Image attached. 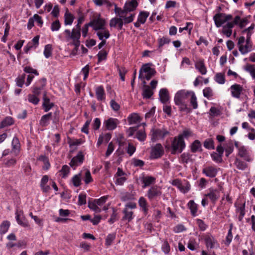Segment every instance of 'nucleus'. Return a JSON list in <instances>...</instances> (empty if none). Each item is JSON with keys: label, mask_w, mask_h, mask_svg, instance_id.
Returning a JSON list of instances; mask_svg holds the SVG:
<instances>
[{"label": "nucleus", "mask_w": 255, "mask_h": 255, "mask_svg": "<svg viewBox=\"0 0 255 255\" xmlns=\"http://www.w3.org/2000/svg\"><path fill=\"white\" fill-rule=\"evenodd\" d=\"M213 19L217 27L223 26L227 32H232V28L237 25L241 29L244 28L249 23L247 17L241 18L239 15H236L234 18L231 14L219 12L216 14Z\"/></svg>", "instance_id": "f257e3e1"}, {"label": "nucleus", "mask_w": 255, "mask_h": 255, "mask_svg": "<svg viewBox=\"0 0 255 255\" xmlns=\"http://www.w3.org/2000/svg\"><path fill=\"white\" fill-rule=\"evenodd\" d=\"M137 5L138 3L136 0H131L125 3L123 9L116 7L115 12L118 14L123 21L124 20L125 23H129L133 19L135 15L134 10Z\"/></svg>", "instance_id": "f03ea898"}, {"label": "nucleus", "mask_w": 255, "mask_h": 255, "mask_svg": "<svg viewBox=\"0 0 255 255\" xmlns=\"http://www.w3.org/2000/svg\"><path fill=\"white\" fill-rule=\"evenodd\" d=\"M188 100H189L190 106L193 109H197L198 105L197 97L194 92L192 91L185 89L178 91L175 95L174 101L186 102Z\"/></svg>", "instance_id": "7ed1b4c3"}, {"label": "nucleus", "mask_w": 255, "mask_h": 255, "mask_svg": "<svg viewBox=\"0 0 255 255\" xmlns=\"http://www.w3.org/2000/svg\"><path fill=\"white\" fill-rule=\"evenodd\" d=\"M186 146L184 139L181 136H175L171 141V144H166L165 146L167 151L170 152L172 154L180 153Z\"/></svg>", "instance_id": "20e7f679"}, {"label": "nucleus", "mask_w": 255, "mask_h": 255, "mask_svg": "<svg viewBox=\"0 0 255 255\" xmlns=\"http://www.w3.org/2000/svg\"><path fill=\"white\" fill-rule=\"evenodd\" d=\"M105 25V20L101 18L100 15H98V16H96L92 19L88 24L85 25L82 32H87L88 30V26L92 27L93 30H95L103 29L104 28Z\"/></svg>", "instance_id": "39448f33"}, {"label": "nucleus", "mask_w": 255, "mask_h": 255, "mask_svg": "<svg viewBox=\"0 0 255 255\" xmlns=\"http://www.w3.org/2000/svg\"><path fill=\"white\" fill-rule=\"evenodd\" d=\"M155 73V70L151 68L148 64H145L139 70L138 78L141 79L145 78L147 80H149Z\"/></svg>", "instance_id": "423d86ee"}, {"label": "nucleus", "mask_w": 255, "mask_h": 255, "mask_svg": "<svg viewBox=\"0 0 255 255\" xmlns=\"http://www.w3.org/2000/svg\"><path fill=\"white\" fill-rule=\"evenodd\" d=\"M169 134V132L165 128H153L151 130V139L155 142L159 139H163Z\"/></svg>", "instance_id": "0eeeda50"}, {"label": "nucleus", "mask_w": 255, "mask_h": 255, "mask_svg": "<svg viewBox=\"0 0 255 255\" xmlns=\"http://www.w3.org/2000/svg\"><path fill=\"white\" fill-rule=\"evenodd\" d=\"M162 195L161 188L157 185L150 188L146 193V196L150 201L157 200L160 198Z\"/></svg>", "instance_id": "6e6552de"}, {"label": "nucleus", "mask_w": 255, "mask_h": 255, "mask_svg": "<svg viewBox=\"0 0 255 255\" xmlns=\"http://www.w3.org/2000/svg\"><path fill=\"white\" fill-rule=\"evenodd\" d=\"M81 37V33H66V38L69 43L73 45H80L79 39Z\"/></svg>", "instance_id": "1a4fd4ad"}, {"label": "nucleus", "mask_w": 255, "mask_h": 255, "mask_svg": "<svg viewBox=\"0 0 255 255\" xmlns=\"http://www.w3.org/2000/svg\"><path fill=\"white\" fill-rule=\"evenodd\" d=\"M164 153V150L160 143H157L151 149L150 157L153 159H157L160 157Z\"/></svg>", "instance_id": "9d476101"}, {"label": "nucleus", "mask_w": 255, "mask_h": 255, "mask_svg": "<svg viewBox=\"0 0 255 255\" xmlns=\"http://www.w3.org/2000/svg\"><path fill=\"white\" fill-rule=\"evenodd\" d=\"M15 215L16 222L19 225L23 227H28L29 226L28 222L25 218L22 210H17Z\"/></svg>", "instance_id": "9b49d317"}, {"label": "nucleus", "mask_w": 255, "mask_h": 255, "mask_svg": "<svg viewBox=\"0 0 255 255\" xmlns=\"http://www.w3.org/2000/svg\"><path fill=\"white\" fill-rule=\"evenodd\" d=\"M243 89L242 86L237 84H235L232 85L230 88L232 96L237 99H239L240 98Z\"/></svg>", "instance_id": "f8f14e48"}, {"label": "nucleus", "mask_w": 255, "mask_h": 255, "mask_svg": "<svg viewBox=\"0 0 255 255\" xmlns=\"http://www.w3.org/2000/svg\"><path fill=\"white\" fill-rule=\"evenodd\" d=\"M204 240L206 247L208 248L213 249L219 247V245L218 244L216 239L211 235H206L204 237Z\"/></svg>", "instance_id": "ddd939ff"}, {"label": "nucleus", "mask_w": 255, "mask_h": 255, "mask_svg": "<svg viewBox=\"0 0 255 255\" xmlns=\"http://www.w3.org/2000/svg\"><path fill=\"white\" fill-rule=\"evenodd\" d=\"M119 123L117 119L110 118L104 121V125L107 129L113 130L117 128Z\"/></svg>", "instance_id": "4468645a"}, {"label": "nucleus", "mask_w": 255, "mask_h": 255, "mask_svg": "<svg viewBox=\"0 0 255 255\" xmlns=\"http://www.w3.org/2000/svg\"><path fill=\"white\" fill-rule=\"evenodd\" d=\"M209 192L206 194L205 196L208 197L213 204H215L220 197V190L219 189H214L212 188L209 189Z\"/></svg>", "instance_id": "2eb2a0df"}, {"label": "nucleus", "mask_w": 255, "mask_h": 255, "mask_svg": "<svg viewBox=\"0 0 255 255\" xmlns=\"http://www.w3.org/2000/svg\"><path fill=\"white\" fill-rule=\"evenodd\" d=\"M84 159V155L83 152L79 151L77 155L71 159L70 165L72 167L78 166L83 162Z\"/></svg>", "instance_id": "dca6fc26"}, {"label": "nucleus", "mask_w": 255, "mask_h": 255, "mask_svg": "<svg viewBox=\"0 0 255 255\" xmlns=\"http://www.w3.org/2000/svg\"><path fill=\"white\" fill-rule=\"evenodd\" d=\"M123 25V21L120 17H114L111 19L110 26L111 28H114L115 30H120L122 29Z\"/></svg>", "instance_id": "f3484780"}, {"label": "nucleus", "mask_w": 255, "mask_h": 255, "mask_svg": "<svg viewBox=\"0 0 255 255\" xmlns=\"http://www.w3.org/2000/svg\"><path fill=\"white\" fill-rule=\"evenodd\" d=\"M122 213L123 216L122 221L128 223L131 222L134 218V212L132 210H128L124 208Z\"/></svg>", "instance_id": "a211bd4d"}, {"label": "nucleus", "mask_w": 255, "mask_h": 255, "mask_svg": "<svg viewBox=\"0 0 255 255\" xmlns=\"http://www.w3.org/2000/svg\"><path fill=\"white\" fill-rule=\"evenodd\" d=\"M217 169L212 166L205 167L202 170L203 173L205 174L206 176L211 178L215 177L217 174Z\"/></svg>", "instance_id": "6ab92c4d"}, {"label": "nucleus", "mask_w": 255, "mask_h": 255, "mask_svg": "<svg viewBox=\"0 0 255 255\" xmlns=\"http://www.w3.org/2000/svg\"><path fill=\"white\" fill-rule=\"evenodd\" d=\"M149 14V12L147 11L140 12L138 16L137 21L134 23L135 26L139 27L141 24L144 23Z\"/></svg>", "instance_id": "aec40b11"}, {"label": "nucleus", "mask_w": 255, "mask_h": 255, "mask_svg": "<svg viewBox=\"0 0 255 255\" xmlns=\"http://www.w3.org/2000/svg\"><path fill=\"white\" fill-rule=\"evenodd\" d=\"M95 93L98 101H103L106 99V94L102 86H99L96 88Z\"/></svg>", "instance_id": "412c9836"}, {"label": "nucleus", "mask_w": 255, "mask_h": 255, "mask_svg": "<svg viewBox=\"0 0 255 255\" xmlns=\"http://www.w3.org/2000/svg\"><path fill=\"white\" fill-rule=\"evenodd\" d=\"M38 83L40 84L39 86H35L33 87L32 92L33 93V95H35L36 96H38L41 92V91L43 89V88L45 86L46 84V79H42L38 81Z\"/></svg>", "instance_id": "4be33fe9"}, {"label": "nucleus", "mask_w": 255, "mask_h": 255, "mask_svg": "<svg viewBox=\"0 0 255 255\" xmlns=\"http://www.w3.org/2000/svg\"><path fill=\"white\" fill-rule=\"evenodd\" d=\"M239 155L247 161L250 162L252 160L251 157L249 155L247 148L244 146L239 147Z\"/></svg>", "instance_id": "5701e85b"}, {"label": "nucleus", "mask_w": 255, "mask_h": 255, "mask_svg": "<svg viewBox=\"0 0 255 255\" xmlns=\"http://www.w3.org/2000/svg\"><path fill=\"white\" fill-rule=\"evenodd\" d=\"M138 205L144 215H147L148 211V206L146 199L143 197H140L138 200Z\"/></svg>", "instance_id": "b1692460"}, {"label": "nucleus", "mask_w": 255, "mask_h": 255, "mask_svg": "<svg viewBox=\"0 0 255 255\" xmlns=\"http://www.w3.org/2000/svg\"><path fill=\"white\" fill-rule=\"evenodd\" d=\"M43 106L45 112L49 111L54 106L53 103L50 102V99L47 97L46 92H44L43 96Z\"/></svg>", "instance_id": "393cba45"}, {"label": "nucleus", "mask_w": 255, "mask_h": 255, "mask_svg": "<svg viewBox=\"0 0 255 255\" xmlns=\"http://www.w3.org/2000/svg\"><path fill=\"white\" fill-rule=\"evenodd\" d=\"M141 181L143 183L142 188H145L147 186H150L155 182V178L152 176H143L141 178Z\"/></svg>", "instance_id": "a878e982"}, {"label": "nucleus", "mask_w": 255, "mask_h": 255, "mask_svg": "<svg viewBox=\"0 0 255 255\" xmlns=\"http://www.w3.org/2000/svg\"><path fill=\"white\" fill-rule=\"evenodd\" d=\"M159 96L160 101L165 104L169 99L168 90L165 88L161 89L159 93Z\"/></svg>", "instance_id": "bb28decb"}, {"label": "nucleus", "mask_w": 255, "mask_h": 255, "mask_svg": "<svg viewBox=\"0 0 255 255\" xmlns=\"http://www.w3.org/2000/svg\"><path fill=\"white\" fill-rule=\"evenodd\" d=\"M51 117V113L42 116L39 121V125L42 127H46L49 124Z\"/></svg>", "instance_id": "cd10ccee"}, {"label": "nucleus", "mask_w": 255, "mask_h": 255, "mask_svg": "<svg viewBox=\"0 0 255 255\" xmlns=\"http://www.w3.org/2000/svg\"><path fill=\"white\" fill-rule=\"evenodd\" d=\"M80 173H82V178H83L85 184H88L93 181V178L89 170L86 169Z\"/></svg>", "instance_id": "c85d7f7f"}, {"label": "nucleus", "mask_w": 255, "mask_h": 255, "mask_svg": "<svg viewBox=\"0 0 255 255\" xmlns=\"http://www.w3.org/2000/svg\"><path fill=\"white\" fill-rule=\"evenodd\" d=\"M129 125L135 124L140 122V118L136 113L131 114L127 119Z\"/></svg>", "instance_id": "c756f323"}, {"label": "nucleus", "mask_w": 255, "mask_h": 255, "mask_svg": "<svg viewBox=\"0 0 255 255\" xmlns=\"http://www.w3.org/2000/svg\"><path fill=\"white\" fill-rule=\"evenodd\" d=\"M144 84L142 96L144 98L149 99L153 94V92L149 86L145 85V82H143Z\"/></svg>", "instance_id": "7c9ffc66"}, {"label": "nucleus", "mask_w": 255, "mask_h": 255, "mask_svg": "<svg viewBox=\"0 0 255 255\" xmlns=\"http://www.w3.org/2000/svg\"><path fill=\"white\" fill-rule=\"evenodd\" d=\"M176 105L178 106L179 110L181 112H184L186 113H189L191 109L188 107L186 102L174 101Z\"/></svg>", "instance_id": "2f4dec72"}, {"label": "nucleus", "mask_w": 255, "mask_h": 255, "mask_svg": "<svg viewBox=\"0 0 255 255\" xmlns=\"http://www.w3.org/2000/svg\"><path fill=\"white\" fill-rule=\"evenodd\" d=\"M12 151L17 154L19 153L20 148V144L18 138L16 136H14L12 140Z\"/></svg>", "instance_id": "473e14b6"}, {"label": "nucleus", "mask_w": 255, "mask_h": 255, "mask_svg": "<svg viewBox=\"0 0 255 255\" xmlns=\"http://www.w3.org/2000/svg\"><path fill=\"white\" fill-rule=\"evenodd\" d=\"M14 124V120L11 117H6L0 124V128L10 126Z\"/></svg>", "instance_id": "72a5a7b5"}, {"label": "nucleus", "mask_w": 255, "mask_h": 255, "mask_svg": "<svg viewBox=\"0 0 255 255\" xmlns=\"http://www.w3.org/2000/svg\"><path fill=\"white\" fill-rule=\"evenodd\" d=\"M195 68L202 75H205L207 73V69L205 66L204 62L202 60L197 61L195 63Z\"/></svg>", "instance_id": "f704fd0d"}, {"label": "nucleus", "mask_w": 255, "mask_h": 255, "mask_svg": "<svg viewBox=\"0 0 255 255\" xmlns=\"http://www.w3.org/2000/svg\"><path fill=\"white\" fill-rule=\"evenodd\" d=\"M188 207L189 208L191 211L192 215L194 217L197 215V212L198 210V205L196 204L193 200H190L188 204Z\"/></svg>", "instance_id": "c9c22d12"}, {"label": "nucleus", "mask_w": 255, "mask_h": 255, "mask_svg": "<svg viewBox=\"0 0 255 255\" xmlns=\"http://www.w3.org/2000/svg\"><path fill=\"white\" fill-rule=\"evenodd\" d=\"M74 19V17L72 14L70 13L68 9L66 10L64 14V23L65 25H71Z\"/></svg>", "instance_id": "e433bc0d"}, {"label": "nucleus", "mask_w": 255, "mask_h": 255, "mask_svg": "<svg viewBox=\"0 0 255 255\" xmlns=\"http://www.w3.org/2000/svg\"><path fill=\"white\" fill-rule=\"evenodd\" d=\"M82 173H78L75 175L71 179V182L76 187H79L81 184Z\"/></svg>", "instance_id": "4c0bfd02"}, {"label": "nucleus", "mask_w": 255, "mask_h": 255, "mask_svg": "<svg viewBox=\"0 0 255 255\" xmlns=\"http://www.w3.org/2000/svg\"><path fill=\"white\" fill-rule=\"evenodd\" d=\"M180 161L183 164H187L192 161L191 156L189 153L184 152L180 155Z\"/></svg>", "instance_id": "58836bf2"}, {"label": "nucleus", "mask_w": 255, "mask_h": 255, "mask_svg": "<svg viewBox=\"0 0 255 255\" xmlns=\"http://www.w3.org/2000/svg\"><path fill=\"white\" fill-rule=\"evenodd\" d=\"M201 149V142L198 140H195L191 145V150L192 152H196Z\"/></svg>", "instance_id": "ea45409f"}, {"label": "nucleus", "mask_w": 255, "mask_h": 255, "mask_svg": "<svg viewBox=\"0 0 255 255\" xmlns=\"http://www.w3.org/2000/svg\"><path fill=\"white\" fill-rule=\"evenodd\" d=\"M235 164L238 169L241 170H244L248 167V164L246 162L239 159H236Z\"/></svg>", "instance_id": "a19ab883"}, {"label": "nucleus", "mask_w": 255, "mask_h": 255, "mask_svg": "<svg viewBox=\"0 0 255 255\" xmlns=\"http://www.w3.org/2000/svg\"><path fill=\"white\" fill-rule=\"evenodd\" d=\"M170 40L168 38L163 37L162 38H159L158 39V49L159 50V52H161V48L164 44H168L170 42Z\"/></svg>", "instance_id": "79ce46f5"}, {"label": "nucleus", "mask_w": 255, "mask_h": 255, "mask_svg": "<svg viewBox=\"0 0 255 255\" xmlns=\"http://www.w3.org/2000/svg\"><path fill=\"white\" fill-rule=\"evenodd\" d=\"M239 50L242 54H245L252 50V46L250 44L246 43L245 46H240Z\"/></svg>", "instance_id": "37998d69"}, {"label": "nucleus", "mask_w": 255, "mask_h": 255, "mask_svg": "<svg viewBox=\"0 0 255 255\" xmlns=\"http://www.w3.org/2000/svg\"><path fill=\"white\" fill-rule=\"evenodd\" d=\"M10 226L9 222L5 221L0 226V233L1 234H4L8 230Z\"/></svg>", "instance_id": "c03bdc74"}, {"label": "nucleus", "mask_w": 255, "mask_h": 255, "mask_svg": "<svg viewBox=\"0 0 255 255\" xmlns=\"http://www.w3.org/2000/svg\"><path fill=\"white\" fill-rule=\"evenodd\" d=\"M135 192L128 193L126 192L123 194L121 197V200L123 201L133 200L134 199Z\"/></svg>", "instance_id": "a18cd8bd"}, {"label": "nucleus", "mask_w": 255, "mask_h": 255, "mask_svg": "<svg viewBox=\"0 0 255 255\" xmlns=\"http://www.w3.org/2000/svg\"><path fill=\"white\" fill-rule=\"evenodd\" d=\"M52 48L50 44L45 46L43 54L45 58H48L52 56Z\"/></svg>", "instance_id": "49530a36"}, {"label": "nucleus", "mask_w": 255, "mask_h": 255, "mask_svg": "<svg viewBox=\"0 0 255 255\" xmlns=\"http://www.w3.org/2000/svg\"><path fill=\"white\" fill-rule=\"evenodd\" d=\"M215 80L218 84H224L225 82V78L224 75L221 73H217L215 76Z\"/></svg>", "instance_id": "de8ad7c7"}, {"label": "nucleus", "mask_w": 255, "mask_h": 255, "mask_svg": "<svg viewBox=\"0 0 255 255\" xmlns=\"http://www.w3.org/2000/svg\"><path fill=\"white\" fill-rule=\"evenodd\" d=\"M116 238V234H109L106 239L105 245L106 246L109 247L110 246L113 241L115 240Z\"/></svg>", "instance_id": "09e8293b"}, {"label": "nucleus", "mask_w": 255, "mask_h": 255, "mask_svg": "<svg viewBox=\"0 0 255 255\" xmlns=\"http://www.w3.org/2000/svg\"><path fill=\"white\" fill-rule=\"evenodd\" d=\"M192 135L193 133L192 131L189 129H186L184 130L182 133L178 135L179 136H181V139H184V138H188Z\"/></svg>", "instance_id": "8fccbe9b"}, {"label": "nucleus", "mask_w": 255, "mask_h": 255, "mask_svg": "<svg viewBox=\"0 0 255 255\" xmlns=\"http://www.w3.org/2000/svg\"><path fill=\"white\" fill-rule=\"evenodd\" d=\"M88 207L95 211L96 213H100L101 211V210L100 208H99L98 205L94 201V202H89L88 203Z\"/></svg>", "instance_id": "3c124183"}, {"label": "nucleus", "mask_w": 255, "mask_h": 255, "mask_svg": "<svg viewBox=\"0 0 255 255\" xmlns=\"http://www.w3.org/2000/svg\"><path fill=\"white\" fill-rule=\"evenodd\" d=\"M190 189V185L188 181H184V182L182 183L180 191L183 193H187Z\"/></svg>", "instance_id": "603ef678"}, {"label": "nucleus", "mask_w": 255, "mask_h": 255, "mask_svg": "<svg viewBox=\"0 0 255 255\" xmlns=\"http://www.w3.org/2000/svg\"><path fill=\"white\" fill-rule=\"evenodd\" d=\"M245 70L249 72L253 77L255 80V67L253 65H247L245 68Z\"/></svg>", "instance_id": "864d4df0"}, {"label": "nucleus", "mask_w": 255, "mask_h": 255, "mask_svg": "<svg viewBox=\"0 0 255 255\" xmlns=\"http://www.w3.org/2000/svg\"><path fill=\"white\" fill-rule=\"evenodd\" d=\"M28 101L34 105H37L38 104L40 100L35 95L29 94L28 95Z\"/></svg>", "instance_id": "5fc2aeb1"}, {"label": "nucleus", "mask_w": 255, "mask_h": 255, "mask_svg": "<svg viewBox=\"0 0 255 255\" xmlns=\"http://www.w3.org/2000/svg\"><path fill=\"white\" fill-rule=\"evenodd\" d=\"M97 56L98 57V63L101 62L103 60L106 59L107 52L104 50H102L99 52Z\"/></svg>", "instance_id": "6e6d98bb"}, {"label": "nucleus", "mask_w": 255, "mask_h": 255, "mask_svg": "<svg viewBox=\"0 0 255 255\" xmlns=\"http://www.w3.org/2000/svg\"><path fill=\"white\" fill-rule=\"evenodd\" d=\"M204 146L206 148L214 149V141L212 139H207L204 142Z\"/></svg>", "instance_id": "4d7b16f0"}, {"label": "nucleus", "mask_w": 255, "mask_h": 255, "mask_svg": "<svg viewBox=\"0 0 255 255\" xmlns=\"http://www.w3.org/2000/svg\"><path fill=\"white\" fill-rule=\"evenodd\" d=\"M25 78V74H23L21 76H19L16 78V85L19 87H22L24 84V80Z\"/></svg>", "instance_id": "13d9d810"}, {"label": "nucleus", "mask_w": 255, "mask_h": 255, "mask_svg": "<svg viewBox=\"0 0 255 255\" xmlns=\"http://www.w3.org/2000/svg\"><path fill=\"white\" fill-rule=\"evenodd\" d=\"M197 246L198 245L196 241L194 239H190L188 243L187 247L190 250L194 251L196 250Z\"/></svg>", "instance_id": "bf43d9fd"}, {"label": "nucleus", "mask_w": 255, "mask_h": 255, "mask_svg": "<svg viewBox=\"0 0 255 255\" xmlns=\"http://www.w3.org/2000/svg\"><path fill=\"white\" fill-rule=\"evenodd\" d=\"M114 179H115V184L120 186L123 185L127 180V176L114 177Z\"/></svg>", "instance_id": "052dcab7"}, {"label": "nucleus", "mask_w": 255, "mask_h": 255, "mask_svg": "<svg viewBox=\"0 0 255 255\" xmlns=\"http://www.w3.org/2000/svg\"><path fill=\"white\" fill-rule=\"evenodd\" d=\"M146 137V133L144 130H139L136 133V137L141 141H144Z\"/></svg>", "instance_id": "680f3d73"}, {"label": "nucleus", "mask_w": 255, "mask_h": 255, "mask_svg": "<svg viewBox=\"0 0 255 255\" xmlns=\"http://www.w3.org/2000/svg\"><path fill=\"white\" fill-rule=\"evenodd\" d=\"M162 251L165 254H167L170 251V246L166 240L163 241V244L161 247Z\"/></svg>", "instance_id": "e2e57ef3"}, {"label": "nucleus", "mask_w": 255, "mask_h": 255, "mask_svg": "<svg viewBox=\"0 0 255 255\" xmlns=\"http://www.w3.org/2000/svg\"><path fill=\"white\" fill-rule=\"evenodd\" d=\"M211 156L212 159L217 163H220L222 161V156L216 152H214L213 153H212L211 154Z\"/></svg>", "instance_id": "0e129e2a"}, {"label": "nucleus", "mask_w": 255, "mask_h": 255, "mask_svg": "<svg viewBox=\"0 0 255 255\" xmlns=\"http://www.w3.org/2000/svg\"><path fill=\"white\" fill-rule=\"evenodd\" d=\"M69 167L67 165H64L62 166V169L60 170V172L62 174V177L63 178H65L69 174Z\"/></svg>", "instance_id": "69168bd1"}, {"label": "nucleus", "mask_w": 255, "mask_h": 255, "mask_svg": "<svg viewBox=\"0 0 255 255\" xmlns=\"http://www.w3.org/2000/svg\"><path fill=\"white\" fill-rule=\"evenodd\" d=\"M203 92L204 96L207 98H209L213 96V90L210 87H207L205 88L203 90Z\"/></svg>", "instance_id": "338daca9"}, {"label": "nucleus", "mask_w": 255, "mask_h": 255, "mask_svg": "<svg viewBox=\"0 0 255 255\" xmlns=\"http://www.w3.org/2000/svg\"><path fill=\"white\" fill-rule=\"evenodd\" d=\"M86 203V195L84 194H80L78 197V204L85 205Z\"/></svg>", "instance_id": "774afa93"}]
</instances>
